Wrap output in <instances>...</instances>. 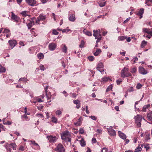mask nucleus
Here are the masks:
<instances>
[{
    "label": "nucleus",
    "instance_id": "a18cd8bd",
    "mask_svg": "<svg viewBox=\"0 0 152 152\" xmlns=\"http://www.w3.org/2000/svg\"><path fill=\"white\" fill-rule=\"evenodd\" d=\"M112 86L111 85H110L108 87L106 90V92H107L111 90L112 89Z\"/></svg>",
    "mask_w": 152,
    "mask_h": 152
},
{
    "label": "nucleus",
    "instance_id": "a878e982",
    "mask_svg": "<svg viewBox=\"0 0 152 152\" xmlns=\"http://www.w3.org/2000/svg\"><path fill=\"white\" fill-rule=\"evenodd\" d=\"M147 117L148 120L152 121V111L147 114Z\"/></svg>",
    "mask_w": 152,
    "mask_h": 152
},
{
    "label": "nucleus",
    "instance_id": "37998d69",
    "mask_svg": "<svg viewBox=\"0 0 152 152\" xmlns=\"http://www.w3.org/2000/svg\"><path fill=\"white\" fill-rule=\"evenodd\" d=\"M110 79L109 77H104L102 78V81L103 82H106Z\"/></svg>",
    "mask_w": 152,
    "mask_h": 152
},
{
    "label": "nucleus",
    "instance_id": "423d86ee",
    "mask_svg": "<svg viewBox=\"0 0 152 152\" xmlns=\"http://www.w3.org/2000/svg\"><path fill=\"white\" fill-rule=\"evenodd\" d=\"M46 16L43 14L40 15L37 18H34V20L37 24H39L40 21H43L45 20Z\"/></svg>",
    "mask_w": 152,
    "mask_h": 152
},
{
    "label": "nucleus",
    "instance_id": "dca6fc26",
    "mask_svg": "<svg viewBox=\"0 0 152 152\" xmlns=\"http://www.w3.org/2000/svg\"><path fill=\"white\" fill-rule=\"evenodd\" d=\"M34 18L32 19V21H30V22L27 24V26L29 29H30L32 26L34 25L35 23H37L34 20Z\"/></svg>",
    "mask_w": 152,
    "mask_h": 152
},
{
    "label": "nucleus",
    "instance_id": "69168bd1",
    "mask_svg": "<svg viewBox=\"0 0 152 152\" xmlns=\"http://www.w3.org/2000/svg\"><path fill=\"white\" fill-rule=\"evenodd\" d=\"M102 37H97L96 39H97V40L96 41V43H97L99 42L100 40L101 39Z\"/></svg>",
    "mask_w": 152,
    "mask_h": 152
},
{
    "label": "nucleus",
    "instance_id": "2eb2a0df",
    "mask_svg": "<svg viewBox=\"0 0 152 152\" xmlns=\"http://www.w3.org/2000/svg\"><path fill=\"white\" fill-rule=\"evenodd\" d=\"M26 2L29 5L34 6L36 3V1L35 0H26Z\"/></svg>",
    "mask_w": 152,
    "mask_h": 152
},
{
    "label": "nucleus",
    "instance_id": "f8f14e48",
    "mask_svg": "<svg viewBox=\"0 0 152 152\" xmlns=\"http://www.w3.org/2000/svg\"><path fill=\"white\" fill-rule=\"evenodd\" d=\"M57 46L56 44L52 42L50 43L48 45L49 49L51 51H53L55 50Z\"/></svg>",
    "mask_w": 152,
    "mask_h": 152
},
{
    "label": "nucleus",
    "instance_id": "79ce46f5",
    "mask_svg": "<svg viewBox=\"0 0 152 152\" xmlns=\"http://www.w3.org/2000/svg\"><path fill=\"white\" fill-rule=\"evenodd\" d=\"M150 134H147L145 136V140L146 141H147L148 140H150Z\"/></svg>",
    "mask_w": 152,
    "mask_h": 152
},
{
    "label": "nucleus",
    "instance_id": "20e7f679",
    "mask_svg": "<svg viewBox=\"0 0 152 152\" xmlns=\"http://www.w3.org/2000/svg\"><path fill=\"white\" fill-rule=\"evenodd\" d=\"M134 118L137 126L138 127H140L141 126V122L142 118V115L137 114L136 116H134Z\"/></svg>",
    "mask_w": 152,
    "mask_h": 152
},
{
    "label": "nucleus",
    "instance_id": "6e6552de",
    "mask_svg": "<svg viewBox=\"0 0 152 152\" xmlns=\"http://www.w3.org/2000/svg\"><path fill=\"white\" fill-rule=\"evenodd\" d=\"M112 128L113 127L110 126L109 128H107V130L110 135L114 136L116 135V133L115 131Z\"/></svg>",
    "mask_w": 152,
    "mask_h": 152
},
{
    "label": "nucleus",
    "instance_id": "7ed1b4c3",
    "mask_svg": "<svg viewBox=\"0 0 152 152\" xmlns=\"http://www.w3.org/2000/svg\"><path fill=\"white\" fill-rule=\"evenodd\" d=\"M69 132L67 131H65L61 134V139L64 140L66 142H70L71 139L69 138Z\"/></svg>",
    "mask_w": 152,
    "mask_h": 152
},
{
    "label": "nucleus",
    "instance_id": "f257e3e1",
    "mask_svg": "<svg viewBox=\"0 0 152 152\" xmlns=\"http://www.w3.org/2000/svg\"><path fill=\"white\" fill-rule=\"evenodd\" d=\"M4 146L7 151L9 152H11V148L14 150H15L17 148V145L15 142H8L6 143Z\"/></svg>",
    "mask_w": 152,
    "mask_h": 152
},
{
    "label": "nucleus",
    "instance_id": "c03bdc74",
    "mask_svg": "<svg viewBox=\"0 0 152 152\" xmlns=\"http://www.w3.org/2000/svg\"><path fill=\"white\" fill-rule=\"evenodd\" d=\"M106 3V2H103V3H102V2H99L98 3V4H99V5L101 7H104V6H105Z\"/></svg>",
    "mask_w": 152,
    "mask_h": 152
},
{
    "label": "nucleus",
    "instance_id": "603ef678",
    "mask_svg": "<svg viewBox=\"0 0 152 152\" xmlns=\"http://www.w3.org/2000/svg\"><path fill=\"white\" fill-rule=\"evenodd\" d=\"M36 115L38 117H40L41 118H43L44 117L43 115L41 114H37Z\"/></svg>",
    "mask_w": 152,
    "mask_h": 152
},
{
    "label": "nucleus",
    "instance_id": "9b49d317",
    "mask_svg": "<svg viewBox=\"0 0 152 152\" xmlns=\"http://www.w3.org/2000/svg\"><path fill=\"white\" fill-rule=\"evenodd\" d=\"M9 43L11 48V49H12L16 45L17 42L16 40H10L9 41Z\"/></svg>",
    "mask_w": 152,
    "mask_h": 152
},
{
    "label": "nucleus",
    "instance_id": "774afa93",
    "mask_svg": "<svg viewBox=\"0 0 152 152\" xmlns=\"http://www.w3.org/2000/svg\"><path fill=\"white\" fill-rule=\"evenodd\" d=\"M44 107L43 106L40 105L37 107L38 109L39 110H41Z\"/></svg>",
    "mask_w": 152,
    "mask_h": 152
},
{
    "label": "nucleus",
    "instance_id": "bb28decb",
    "mask_svg": "<svg viewBox=\"0 0 152 152\" xmlns=\"http://www.w3.org/2000/svg\"><path fill=\"white\" fill-rule=\"evenodd\" d=\"M102 51L100 49H97L96 51L94 53V54L95 56H98L101 52Z\"/></svg>",
    "mask_w": 152,
    "mask_h": 152
},
{
    "label": "nucleus",
    "instance_id": "a19ab883",
    "mask_svg": "<svg viewBox=\"0 0 152 152\" xmlns=\"http://www.w3.org/2000/svg\"><path fill=\"white\" fill-rule=\"evenodd\" d=\"M51 120L52 122H54L55 123H57V119L54 116H53L51 118Z\"/></svg>",
    "mask_w": 152,
    "mask_h": 152
},
{
    "label": "nucleus",
    "instance_id": "ddd939ff",
    "mask_svg": "<svg viewBox=\"0 0 152 152\" xmlns=\"http://www.w3.org/2000/svg\"><path fill=\"white\" fill-rule=\"evenodd\" d=\"M11 18L17 23L19 22L20 20V18L13 12H12Z\"/></svg>",
    "mask_w": 152,
    "mask_h": 152
},
{
    "label": "nucleus",
    "instance_id": "ea45409f",
    "mask_svg": "<svg viewBox=\"0 0 152 152\" xmlns=\"http://www.w3.org/2000/svg\"><path fill=\"white\" fill-rule=\"evenodd\" d=\"M27 81H28L27 79L25 77H23V78H20L19 80V81H22L23 82H26Z\"/></svg>",
    "mask_w": 152,
    "mask_h": 152
},
{
    "label": "nucleus",
    "instance_id": "f704fd0d",
    "mask_svg": "<svg viewBox=\"0 0 152 152\" xmlns=\"http://www.w3.org/2000/svg\"><path fill=\"white\" fill-rule=\"evenodd\" d=\"M6 71L5 68L0 65V72H4Z\"/></svg>",
    "mask_w": 152,
    "mask_h": 152
},
{
    "label": "nucleus",
    "instance_id": "e2e57ef3",
    "mask_svg": "<svg viewBox=\"0 0 152 152\" xmlns=\"http://www.w3.org/2000/svg\"><path fill=\"white\" fill-rule=\"evenodd\" d=\"M27 108L26 107H25L24 108V110H25L24 111V113H25L24 114H27V115H29L30 114V113H27Z\"/></svg>",
    "mask_w": 152,
    "mask_h": 152
},
{
    "label": "nucleus",
    "instance_id": "864d4df0",
    "mask_svg": "<svg viewBox=\"0 0 152 152\" xmlns=\"http://www.w3.org/2000/svg\"><path fill=\"white\" fill-rule=\"evenodd\" d=\"M10 31L9 29L7 28H5L4 30L3 33L7 34L10 33Z\"/></svg>",
    "mask_w": 152,
    "mask_h": 152
},
{
    "label": "nucleus",
    "instance_id": "c756f323",
    "mask_svg": "<svg viewBox=\"0 0 152 152\" xmlns=\"http://www.w3.org/2000/svg\"><path fill=\"white\" fill-rule=\"evenodd\" d=\"M103 64L102 63H99L98 64L97 67V69H99L100 68H103Z\"/></svg>",
    "mask_w": 152,
    "mask_h": 152
},
{
    "label": "nucleus",
    "instance_id": "c9c22d12",
    "mask_svg": "<svg viewBox=\"0 0 152 152\" xmlns=\"http://www.w3.org/2000/svg\"><path fill=\"white\" fill-rule=\"evenodd\" d=\"M69 28L68 27H67L66 29H64L62 30V32L63 33H68L69 31H70V32H72V31L70 29H67Z\"/></svg>",
    "mask_w": 152,
    "mask_h": 152
},
{
    "label": "nucleus",
    "instance_id": "72a5a7b5",
    "mask_svg": "<svg viewBox=\"0 0 152 152\" xmlns=\"http://www.w3.org/2000/svg\"><path fill=\"white\" fill-rule=\"evenodd\" d=\"M127 37L125 36H120L118 37V40L120 41H123L126 39Z\"/></svg>",
    "mask_w": 152,
    "mask_h": 152
},
{
    "label": "nucleus",
    "instance_id": "5fc2aeb1",
    "mask_svg": "<svg viewBox=\"0 0 152 152\" xmlns=\"http://www.w3.org/2000/svg\"><path fill=\"white\" fill-rule=\"evenodd\" d=\"M12 123L9 121H7L6 122H4L3 124L5 125H10L12 124Z\"/></svg>",
    "mask_w": 152,
    "mask_h": 152
},
{
    "label": "nucleus",
    "instance_id": "412c9836",
    "mask_svg": "<svg viewBox=\"0 0 152 152\" xmlns=\"http://www.w3.org/2000/svg\"><path fill=\"white\" fill-rule=\"evenodd\" d=\"M150 104H148L144 105L142 110H141V111L143 112H146V109L149 108L150 107Z\"/></svg>",
    "mask_w": 152,
    "mask_h": 152
},
{
    "label": "nucleus",
    "instance_id": "0e129e2a",
    "mask_svg": "<svg viewBox=\"0 0 152 152\" xmlns=\"http://www.w3.org/2000/svg\"><path fill=\"white\" fill-rule=\"evenodd\" d=\"M122 82V80L120 79L118 80H117L116 82L117 84L119 85L120 84V83Z\"/></svg>",
    "mask_w": 152,
    "mask_h": 152
},
{
    "label": "nucleus",
    "instance_id": "9d476101",
    "mask_svg": "<svg viewBox=\"0 0 152 152\" xmlns=\"http://www.w3.org/2000/svg\"><path fill=\"white\" fill-rule=\"evenodd\" d=\"M42 101V100L39 97H35L31 100V102L34 103H36L37 102H40Z\"/></svg>",
    "mask_w": 152,
    "mask_h": 152
},
{
    "label": "nucleus",
    "instance_id": "7c9ffc66",
    "mask_svg": "<svg viewBox=\"0 0 152 152\" xmlns=\"http://www.w3.org/2000/svg\"><path fill=\"white\" fill-rule=\"evenodd\" d=\"M143 32H145L146 34L150 33L151 32L150 29L146 28H143Z\"/></svg>",
    "mask_w": 152,
    "mask_h": 152
},
{
    "label": "nucleus",
    "instance_id": "49530a36",
    "mask_svg": "<svg viewBox=\"0 0 152 152\" xmlns=\"http://www.w3.org/2000/svg\"><path fill=\"white\" fill-rule=\"evenodd\" d=\"M85 42L84 41L82 40L81 41V43L79 45V47L80 48H82L83 47L84 45Z\"/></svg>",
    "mask_w": 152,
    "mask_h": 152
},
{
    "label": "nucleus",
    "instance_id": "b1692460",
    "mask_svg": "<svg viewBox=\"0 0 152 152\" xmlns=\"http://www.w3.org/2000/svg\"><path fill=\"white\" fill-rule=\"evenodd\" d=\"M83 32L84 34L86 35H88L89 36H91L92 35V34L90 31H88L86 30V29H84L83 30Z\"/></svg>",
    "mask_w": 152,
    "mask_h": 152
},
{
    "label": "nucleus",
    "instance_id": "8fccbe9b",
    "mask_svg": "<svg viewBox=\"0 0 152 152\" xmlns=\"http://www.w3.org/2000/svg\"><path fill=\"white\" fill-rule=\"evenodd\" d=\"M39 68L41 70L44 71L45 69L44 66L42 64H41L39 66Z\"/></svg>",
    "mask_w": 152,
    "mask_h": 152
},
{
    "label": "nucleus",
    "instance_id": "473e14b6",
    "mask_svg": "<svg viewBox=\"0 0 152 152\" xmlns=\"http://www.w3.org/2000/svg\"><path fill=\"white\" fill-rule=\"evenodd\" d=\"M31 142L32 144L37 146V148L39 150L40 149L39 145L37 143L35 142V141H31Z\"/></svg>",
    "mask_w": 152,
    "mask_h": 152
},
{
    "label": "nucleus",
    "instance_id": "de8ad7c7",
    "mask_svg": "<svg viewBox=\"0 0 152 152\" xmlns=\"http://www.w3.org/2000/svg\"><path fill=\"white\" fill-rule=\"evenodd\" d=\"M62 114V112L61 110H57L56 111V114L57 115H59Z\"/></svg>",
    "mask_w": 152,
    "mask_h": 152
},
{
    "label": "nucleus",
    "instance_id": "f03ea898",
    "mask_svg": "<svg viewBox=\"0 0 152 152\" xmlns=\"http://www.w3.org/2000/svg\"><path fill=\"white\" fill-rule=\"evenodd\" d=\"M128 68L124 67L121 72V77L122 78L126 77L132 76L131 74L129 72Z\"/></svg>",
    "mask_w": 152,
    "mask_h": 152
},
{
    "label": "nucleus",
    "instance_id": "1a4fd4ad",
    "mask_svg": "<svg viewBox=\"0 0 152 152\" xmlns=\"http://www.w3.org/2000/svg\"><path fill=\"white\" fill-rule=\"evenodd\" d=\"M93 36L95 37V39H96L97 37H101V32L99 29L98 30H93Z\"/></svg>",
    "mask_w": 152,
    "mask_h": 152
},
{
    "label": "nucleus",
    "instance_id": "aec40b11",
    "mask_svg": "<svg viewBox=\"0 0 152 152\" xmlns=\"http://www.w3.org/2000/svg\"><path fill=\"white\" fill-rule=\"evenodd\" d=\"M62 51L65 53L67 51V47L65 44H63L61 45Z\"/></svg>",
    "mask_w": 152,
    "mask_h": 152
},
{
    "label": "nucleus",
    "instance_id": "4d7b16f0",
    "mask_svg": "<svg viewBox=\"0 0 152 152\" xmlns=\"http://www.w3.org/2000/svg\"><path fill=\"white\" fill-rule=\"evenodd\" d=\"M52 33L53 34L55 35H58V32L56 30L54 29L53 30Z\"/></svg>",
    "mask_w": 152,
    "mask_h": 152
},
{
    "label": "nucleus",
    "instance_id": "cd10ccee",
    "mask_svg": "<svg viewBox=\"0 0 152 152\" xmlns=\"http://www.w3.org/2000/svg\"><path fill=\"white\" fill-rule=\"evenodd\" d=\"M28 12V11H24L22 12L21 13V14H22V16L23 17H26V16H30V15H28L27 13Z\"/></svg>",
    "mask_w": 152,
    "mask_h": 152
},
{
    "label": "nucleus",
    "instance_id": "e433bc0d",
    "mask_svg": "<svg viewBox=\"0 0 152 152\" xmlns=\"http://www.w3.org/2000/svg\"><path fill=\"white\" fill-rule=\"evenodd\" d=\"M147 42L145 40L142 41L141 44V47L142 48L144 47L147 45Z\"/></svg>",
    "mask_w": 152,
    "mask_h": 152
},
{
    "label": "nucleus",
    "instance_id": "338daca9",
    "mask_svg": "<svg viewBox=\"0 0 152 152\" xmlns=\"http://www.w3.org/2000/svg\"><path fill=\"white\" fill-rule=\"evenodd\" d=\"M90 117L91 118L94 120H96V118L95 116H91Z\"/></svg>",
    "mask_w": 152,
    "mask_h": 152
},
{
    "label": "nucleus",
    "instance_id": "39448f33",
    "mask_svg": "<svg viewBox=\"0 0 152 152\" xmlns=\"http://www.w3.org/2000/svg\"><path fill=\"white\" fill-rule=\"evenodd\" d=\"M47 138L48 139L49 142L50 143H55L58 139L56 137L53 135L47 136Z\"/></svg>",
    "mask_w": 152,
    "mask_h": 152
},
{
    "label": "nucleus",
    "instance_id": "c85d7f7f",
    "mask_svg": "<svg viewBox=\"0 0 152 152\" xmlns=\"http://www.w3.org/2000/svg\"><path fill=\"white\" fill-rule=\"evenodd\" d=\"M37 56L38 58L40 59H42L44 57V55L43 54L41 53H39L37 55Z\"/></svg>",
    "mask_w": 152,
    "mask_h": 152
},
{
    "label": "nucleus",
    "instance_id": "13d9d810",
    "mask_svg": "<svg viewBox=\"0 0 152 152\" xmlns=\"http://www.w3.org/2000/svg\"><path fill=\"white\" fill-rule=\"evenodd\" d=\"M136 70L137 69L135 68H133L131 69V72L132 73H134L136 72Z\"/></svg>",
    "mask_w": 152,
    "mask_h": 152
},
{
    "label": "nucleus",
    "instance_id": "6e6d98bb",
    "mask_svg": "<svg viewBox=\"0 0 152 152\" xmlns=\"http://www.w3.org/2000/svg\"><path fill=\"white\" fill-rule=\"evenodd\" d=\"M19 150L21 151H23L25 150V147L23 146L20 145V146Z\"/></svg>",
    "mask_w": 152,
    "mask_h": 152
},
{
    "label": "nucleus",
    "instance_id": "bf43d9fd",
    "mask_svg": "<svg viewBox=\"0 0 152 152\" xmlns=\"http://www.w3.org/2000/svg\"><path fill=\"white\" fill-rule=\"evenodd\" d=\"M70 95L71 97L73 98H75L76 97V95L74 93H70Z\"/></svg>",
    "mask_w": 152,
    "mask_h": 152
},
{
    "label": "nucleus",
    "instance_id": "052dcab7",
    "mask_svg": "<svg viewBox=\"0 0 152 152\" xmlns=\"http://www.w3.org/2000/svg\"><path fill=\"white\" fill-rule=\"evenodd\" d=\"M79 132L80 134H83L84 133V131L83 129L81 128L79 130Z\"/></svg>",
    "mask_w": 152,
    "mask_h": 152
},
{
    "label": "nucleus",
    "instance_id": "09e8293b",
    "mask_svg": "<svg viewBox=\"0 0 152 152\" xmlns=\"http://www.w3.org/2000/svg\"><path fill=\"white\" fill-rule=\"evenodd\" d=\"M142 86V85H141L140 84V83H138L136 86V88L137 89H140L141 88V87Z\"/></svg>",
    "mask_w": 152,
    "mask_h": 152
},
{
    "label": "nucleus",
    "instance_id": "0eeeda50",
    "mask_svg": "<svg viewBox=\"0 0 152 152\" xmlns=\"http://www.w3.org/2000/svg\"><path fill=\"white\" fill-rule=\"evenodd\" d=\"M55 150L57 152H64L65 149L64 147L61 144L59 143L55 148Z\"/></svg>",
    "mask_w": 152,
    "mask_h": 152
},
{
    "label": "nucleus",
    "instance_id": "4c0bfd02",
    "mask_svg": "<svg viewBox=\"0 0 152 152\" xmlns=\"http://www.w3.org/2000/svg\"><path fill=\"white\" fill-rule=\"evenodd\" d=\"M142 150V148L138 146L135 149L134 152H140Z\"/></svg>",
    "mask_w": 152,
    "mask_h": 152
},
{
    "label": "nucleus",
    "instance_id": "4be33fe9",
    "mask_svg": "<svg viewBox=\"0 0 152 152\" xmlns=\"http://www.w3.org/2000/svg\"><path fill=\"white\" fill-rule=\"evenodd\" d=\"M69 19L70 21L74 22L76 19V18L75 17V15H72L69 16Z\"/></svg>",
    "mask_w": 152,
    "mask_h": 152
},
{
    "label": "nucleus",
    "instance_id": "2f4dec72",
    "mask_svg": "<svg viewBox=\"0 0 152 152\" xmlns=\"http://www.w3.org/2000/svg\"><path fill=\"white\" fill-rule=\"evenodd\" d=\"M144 36L149 39L151 37L152 35L151 34V33L148 34L145 33L144 35Z\"/></svg>",
    "mask_w": 152,
    "mask_h": 152
},
{
    "label": "nucleus",
    "instance_id": "f3484780",
    "mask_svg": "<svg viewBox=\"0 0 152 152\" xmlns=\"http://www.w3.org/2000/svg\"><path fill=\"white\" fill-rule=\"evenodd\" d=\"M48 86H47L46 87H45L44 88L45 90V92L46 93V96L48 100H49V99H50L51 97V95L50 92H49L48 94H47V89L48 88Z\"/></svg>",
    "mask_w": 152,
    "mask_h": 152
},
{
    "label": "nucleus",
    "instance_id": "58836bf2",
    "mask_svg": "<svg viewBox=\"0 0 152 152\" xmlns=\"http://www.w3.org/2000/svg\"><path fill=\"white\" fill-rule=\"evenodd\" d=\"M27 115L24 114L23 116H22V118H23L26 121H28L29 120V118H28V117L27 116Z\"/></svg>",
    "mask_w": 152,
    "mask_h": 152
},
{
    "label": "nucleus",
    "instance_id": "5701e85b",
    "mask_svg": "<svg viewBox=\"0 0 152 152\" xmlns=\"http://www.w3.org/2000/svg\"><path fill=\"white\" fill-rule=\"evenodd\" d=\"M73 103L76 104V108L77 109H78L80 108V101L78 100H76L73 101Z\"/></svg>",
    "mask_w": 152,
    "mask_h": 152
},
{
    "label": "nucleus",
    "instance_id": "6ab92c4d",
    "mask_svg": "<svg viewBox=\"0 0 152 152\" xmlns=\"http://www.w3.org/2000/svg\"><path fill=\"white\" fill-rule=\"evenodd\" d=\"M144 9L143 8H141L139 12L137 13V15L140 16V18L141 19L142 17V14L144 13Z\"/></svg>",
    "mask_w": 152,
    "mask_h": 152
},
{
    "label": "nucleus",
    "instance_id": "4468645a",
    "mask_svg": "<svg viewBox=\"0 0 152 152\" xmlns=\"http://www.w3.org/2000/svg\"><path fill=\"white\" fill-rule=\"evenodd\" d=\"M139 71L140 73L142 75H145L148 73V72L143 67L140 66L139 68Z\"/></svg>",
    "mask_w": 152,
    "mask_h": 152
},
{
    "label": "nucleus",
    "instance_id": "a211bd4d",
    "mask_svg": "<svg viewBox=\"0 0 152 152\" xmlns=\"http://www.w3.org/2000/svg\"><path fill=\"white\" fill-rule=\"evenodd\" d=\"M118 134L119 137L121 139L123 140H125L126 139V136L124 133L119 131L118 132Z\"/></svg>",
    "mask_w": 152,
    "mask_h": 152
},
{
    "label": "nucleus",
    "instance_id": "393cba45",
    "mask_svg": "<svg viewBox=\"0 0 152 152\" xmlns=\"http://www.w3.org/2000/svg\"><path fill=\"white\" fill-rule=\"evenodd\" d=\"M79 141L81 146L84 147L86 145V143L85 141L83 138H82V139Z\"/></svg>",
    "mask_w": 152,
    "mask_h": 152
},
{
    "label": "nucleus",
    "instance_id": "680f3d73",
    "mask_svg": "<svg viewBox=\"0 0 152 152\" xmlns=\"http://www.w3.org/2000/svg\"><path fill=\"white\" fill-rule=\"evenodd\" d=\"M104 150H105V152H107L108 151V149L106 148H104L102 149L101 152H103Z\"/></svg>",
    "mask_w": 152,
    "mask_h": 152
},
{
    "label": "nucleus",
    "instance_id": "3c124183",
    "mask_svg": "<svg viewBox=\"0 0 152 152\" xmlns=\"http://www.w3.org/2000/svg\"><path fill=\"white\" fill-rule=\"evenodd\" d=\"M89 60L90 61H92L94 59V56H90L88 57Z\"/></svg>",
    "mask_w": 152,
    "mask_h": 152
}]
</instances>
